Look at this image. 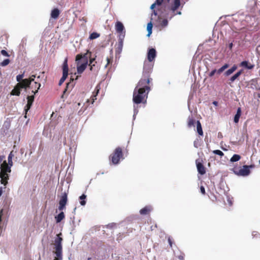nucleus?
I'll return each instance as SVG.
<instances>
[{
	"label": "nucleus",
	"instance_id": "1",
	"mask_svg": "<svg viewBox=\"0 0 260 260\" xmlns=\"http://www.w3.org/2000/svg\"><path fill=\"white\" fill-rule=\"evenodd\" d=\"M149 92V91L142 88L135 87L133 92V102L136 104L146 103Z\"/></svg>",
	"mask_w": 260,
	"mask_h": 260
},
{
	"label": "nucleus",
	"instance_id": "2",
	"mask_svg": "<svg viewBox=\"0 0 260 260\" xmlns=\"http://www.w3.org/2000/svg\"><path fill=\"white\" fill-rule=\"evenodd\" d=\"M0 169L1 183L6 187L9 179V174L11 172V167L8 165L6 160H4L1 165Z\"/></svg>",
	"mask_w": 260,
	"mask_h": 260
},
{
	"label": "nucleus",
	"instance_id": "3",
	"mask_svg": "<svg viewBox=\"0 0 260 260\" xmlns=\"http://www.w3.org/2000/svg\"><path fill=\"white\" fill-rule=\"evenodd\" d=\"M88 53H89L88 50L86 53L84 54H79L76 56L77 72L79 74H82L87 67V65L88 64ZM90 53H91L90 52Z\"/></svg>",
	"mask_w": 260,
	"mask_h": 260
},
{
	"label": "nucleus",
	"instance_id": "4",
	"mask_svg": "<svg viewBox=\"0 0 260 260\" xmlns=\"http://www.w3.org/2000/svg\"><path fill=\"white\" fill-rule=\"evenodd\" d=\"M61 235V233H59L57 235V237L54 240V253L56 255L54 260H61L62 259V238L60 237Z\"/></svg>",
	"mask_w": 260,
	"mask_h": 260
},
{
	"label": "nucleus",
	"instance_id": "5",
	"mask_svg": "<svg viewBox=\"0 0 260 260\" xmlns=\"http://www.w3.org/2000/svg\"><path fill=\"white\" fill-rule=\"evenodd\" d=\"M123 158L122 149L120 147H117L109 156V160L114 165L118 164L120 159Z\"/></svg>",
	"mask_w": 260,
	"mask_h": 260
},
{
	"label": "nucleus",
	"instance_id": "6",
	"mask_svg": "<svg viewBox=\"0 0 260 260\" xmlns=\"http://www.w3.org/2000/svg\"><path fill=\"white\" fill-rule=\"evenodd\" d=\"M151 80L152 79L150 77H145V76L142 75V78L138 82L136 87L138 88H142V89L146 90L149 92L150 90V83Z\"/></svg>",
	"mask_w": 260,
	"mask_h": 260
},
{
	"label": "nucleus",
	"instance_id": "7",
	"mask_svg": "<svg viewBox=\"0 0 260 260\" xmlns=\"http://www.w3.org/2000/svg\"><path fill=\"white\" fill-rule=\"evenodd\" d=\"M69 68L68 64V58H66L62 65V76L59 81V85H61L65 81L68 76Z\"/></svg>",
	"mask_w": 260,
	"mask_h": 260
},
{
	"label": "nucleus",
	"instance_id": "8",
	"mask_svg": "<svg viewBox=\"0 0 260 260\" xmlns=\"http://www.w3.org/2000/svg\"><path fill=\"white\" fill-rule=\"evenodd\" d=\"M68 201V193L66 192H63L59 201L58 209L60 211L63 210L66 208V205Z\"/></svg>",
	"mask_w": 260,
	"mask_h": 260
},
{
	"label": "nucleus",
	"instance_id": "9",
	"mask_svg": "<svg viewBox=\"0 0 260 260\" xmlns=\"http://www.w3.org/2000/svg\"><path fill=\"white\" fill-rule=\"evenodd\" d=\"M149 61H145L144 64L143 75L145 77H150V74L152 70V65Z\"/></svg>",
	"mask_w": 260,
	"mask_h": 260
},
{
	"label": "nucleus",
	"instance_id": "10",
	"mask_svg": "<svg viewBox=\"0 0 260 260\" xmlns=\"http://www.w3.org/2000/svg\"><path fill=\"white\" fill-rule=\"evenodd\" d=\"M253 167H254V166H253V165H250V166L244 165V166H243V167L242 169L239 170L237 174L239 175H240V176H247L250 173V171L249 169L252 168Z\"/></svg>",
	"mask_w": 260,
	"mask_h": 260
},
{
	"label": "nucleus",
	"instance_id": "11",
	"mask_svg": "<svg viewBox=\"0 0 260 260\" xmlns=\"http://www.w3.org/2000/svg\"><path fill=\"white\" fill-rule=\"evenodd\" d=\"M125 37V32H124L123 35H119L118 44L116 45V52L118 53H120L122 50L123 48V40Z\"/></svg>",
	"mask_w": 260,
	"mask_h": 260
},
{
	"label": "nucleus",
	"instance_id": "12",
	"mask_svg": "<svg viewBox=\"0 0 260 260\" xmlns=\"http://www.w3.org/2000/svg\"><path fill=\"white\" fill-rule=\"evenodd\" d=\"M35 96L34 95L28 96L27 97V103L24 108V111L25 112V118H26V114L28 111L30 109L32 103L34 101Z\"/></svg>",
	"mask_w": 260,
	"mask_h": 260
},
{
	"label": "nucleus",
	"instance_id": "13",
	"mask_svg": "<svg viewBox=\"0 0 260 260\" xmlns=\"http://www.w3.org/2000/svg\"><path fill=\"white\" fill-rule=\"evenodd\" d=\"M196 164L199 173L201 175H204L206 173V168L204 166L202 161L198 159L196 160Z\"/></svg>",
	"mask_w": 260,
	"mask_h": 260
},
{
	"label": "nucleus",
	"instance_id": "14",
	"mask_svg": "<svg viewBox=\"0 0 260 260\" xmlns=\"http://www.w3.org/2000/svg\"><path fill=\"white\" fill-rule=\"evenodd\" d=\"M156 56V52L155 49H149L147 53V58L149 62L153 61Z\"/></svg>",
	"mask_w": 260,
	"mask_h": 260
},
{
	"label": "nucleus",
	"instance_id": "15",
	"mask_svg": "<svg viewBox=\"0 0 260 260\" xmlns=\"http://www.w3.org/2000/svg\"><path fill=\"white\" fill-rule=\"evenodd\" d=\"M32 80H28V79H24L22 80L20 83H18L17 84H20V87L21 88H24L26 89L27 88L30 87V85L32 82Z\"/></svg>",
	"mask_w": 260,
	"mask_h": 260
},
{
	"label": "nucleus",
	"instance_id": "16",
	"mask_svg": "<svg viewBox=\"0 0 260 260\" xmlns=\"http://www.w3.org/2000/svg\"><path fill=\"white\" fill-rule=\"evenodd\" d=\"M115 29L118 33L120 34V35H122L124 34V32H125V31H124V27L122 22L120 21L116 22L115 24Z\"/></svg>",
	"mask_w": 260,
	"mask_h": 260
},
{
	"label": "nucleus",
	"instance_id": "17",
	"mask_svg": "<svg viewBox=\"0 0 260 260\" xmlns=\"http://www.w3.org/2000/svg\"><path fill=\"white\" fill-rule=\"evenodd\" d=\"M100 89V87L99 85L95 87L92 96L89 100H87V102H90L91 104H93L94 102V101L96 100V96L99 92Z\"/></svg>",
	"mask_w": 260,
	"mask_h": 260
},
{
	"label": "nucleus",
	"instance_id": "18",
	"mask_svg": "<svg viewBox=\"0 0 260 260\" xmlns=\"http://www.w3.org/2000/svg\"><path fill=\"white\" fill-rule=\"evenodd\" d=\"M20 84H17L14 89L11 91V94L12 95L19 96L20 94L21 88L20 87Z\"/></svg>",
	"mask_w": 260,
	"mask_h": 260
},
{
	"label": "nucleus",
	"instance_id": "19",
	"mask_svg": "<svg viewBox=\"0 0 260 260\" xmlns=\"http://www.w3.org/2000/svg\"><path fill=\"white\" fill-rule=\"evenodd\" d=\"M40 87H41L40 83H39L37 82H35L34 85L30 87V88L31 89H32L31 92L32 93H34V95L36 94L38 92V90L40 89Z\"/></svg>",
	"mask_w": 260,
	"mask_h": 260
},
{
	"label": "nucleus",
	"instance_id": "20",
	"mask_svg": "<svg viewBox=\"0 0 260 260\" xmlns=\"http://www.w3.org/2000/svg\"><path fill=\"white\" fill-rule=\"evenodd\" d=\"M180 6V0H174V3L171 7V10L173 12V13H174Z\"/></svg>",
	"mask_w": 260,
	"mask_h": 260
},
{
	"label": "nucleus",
	"instance_id": "21",
	"mask_svg": "<svg viewBox=\"0 0 260 260\" xmlns=\"http://www.w3.org/2000/svg\"><path fill=\"white\" fill-rule=\"evenodd\" d=\"M152 210L151 206H145L140 211V213L141 215H147Z\"/></svg>",
	"mask_w": 260,
	"mask_h": 260
},
{
	"label": "nucleus",
	"instance_id": "22",
	"mask_svg": "<svg viewBox=\"0 0 260 260\" xmlns=\"http://www.w3.org/2000/svg\"><path fill=\"white\" fill-rule=\"evenodd\" d=\"M60 14V11L57 8L53 9L51 13V17L52 18L56 19L58 17Z\"/></svg>",
	"mask_w": 260,
	"mask_h": 260
},
{
	"label": "nucleus",
	"instance_id": "23",
	"mask_svg": "<svg viewBox=\"0 0 260 260\" xmlns=\"http://www.w3.org/2000/svg\"><path fill=\"white\" fill-rule=\"evenodd\" d=\"M243 73V71L241 70L238 72L236 74L233 75L232 77L230 78L229 79L230 82L229 83L234 82Z\"/></svg>",
	"mask_w": 260,
	"mask_h": 260
},
{
	"label": "nucleus",
	"instance_id": "24",
	"mask_svg": "<svg viewBox=\"0 0 260 260\" xmlns=\"http://www.w3.org/2000/svg\"><path fill=\"white\" fill-rule=\"evenodd\" d=\"M241 67H245L248 69H252L254 68V65L249 63L247 61H243L240 63Z\"/></svg>",
	"mask_w": 260,
	"mask_h": 260
},
{
	"label": "nucleus",
	"instance_id": "25",
	"mask_svg": "<svg viewBox=\"0 0 260 260\" xmlns=\"http://www.w3.org/2000/svg\"><path fill=\"white\" fill-rule=\"evenodd\" d=\"M241 115V108H238L237 111V113L234 117V122L235 123H238L239 121V118Z\"/></svg>",
	"mask_w": 260,
	"mask_h": 260
},
{
	"label": "nucleus",
	"instance_id": "26",
	"mask_svg": "<svg viewBox=\"0 0 260 260\" xmlns=\"http://www.w3.org/2000/svg\"><path fill=\"white\" fill-rule=\"evenodd\" d=\"M197 132L200 136L203 135V132L202 130V125L200 121L198 120L197 122Z\"/></svg>",
	"mask_w": 260,
	"mask_h": 260
},
{
	"label": "nucleus",
	"instance_id": "27",
	"mask_svg": "<svg viewBox=\"0 0 260 260\" xmlns=\"http://www.w3.org/2000/svg\"><path fill=\"white\" fill-rule=\"evenodd\" d=\"M237 69V67L236 65H234L231 69H229L224 73V75L226 76H228L234 73Z\"/></svg>",
	"mask_w": 260,
	"mask_h": 260
},
{
	"label": "nucleus",
	"instance_id": "28",
	"mask_svg": "<svg viewBox=\"0 0 260 260\" xmlns=\"http://www.w3.org/2000/svg\"><path fill=\"white\" fill-rule=\"evenodd\" d=\"M64 213L63 212H61L57 216L55 217L56 222H60L64 218Z\"/></svg>",
	"mask_w": 260,
	"mask_h": 260
},
{
	"label": "nucleus",
	"instance_id": "29",
	"mask_svg": "<svg viewBox=\"0 0 260 260\" xmlns=\"http://www.w3.org/2000/svg\"><path fill=\"white\" fill-rule=\"evenodd\" d=\"M152 27H153V24L151 22H150L149 23H148L147 24V29L148 31V35H147L148 36H149L152 34Z\"/></svg>",
	"mask_w": 260,
	"mask_h": 260
},
{
	"label": "nucleus",
	"instance_id": "30",
	"mask_svg": "<svg viewBox=\"0 0 260 260\" xmlns=\"http://www.w3.org/2000/svg\"><path fill=\"white\" fill-rule=\"evenodd\" d=\"M86 196L84 194H83L79 197V199L80 200V203L82 206H84L86 204Z\"/></svg>",
	"mask_w": 260,
	"mask_h": 260
},
{
	"label": "nucleus",
	"instance_id": "31",
	"mask_svg": "<svg viewBox=\"0 0 260 260\" xmlns=\"http://www.w3.org/2000/svg\"><path fill=\"white\" fill-rule=\"evenodd\" d=\"M100 34L96 32H93L90 35L89 39L90 40L95 39L99 38L100 37Z\"/></svg>",
	"mask_w": 260,
	"mask_h": 260
},
{
	"label": "nucleus",
	"instance_id": "32",
	"mask_svg": "<svg viewBox=\"0 0 260 260\" xmlns=\"http://www.w3.org/2000/svg\"><path fill=\"white\" fill-rule=\"evenodd\" d=\"M240 158H241L240 155H239L238 154H234L231 158L230 161L232 162H236V161L239 160L240 159Z\"/></svg>",
	"mask_w": 260,
	"mask_h": 260
},
{
	"label": "nucleus",
	"instance_id": "33",
	"mask_svg": "<svg viewBox=\"0 0 260 260\" xmlns=\"http://www.w3.org/2000/svg\"><path fill=\"white\" fill-rule=\"evenodd\" d=\"M159 24L162 27H165L167 26L168 24V21L167 19H164L162 20H159Z\"/></svg>",
	"mask_w": 260,
	"mask_h": 260
},
{
	"label": "nucleus",
	"instance_id": "34",
	"mask_svg": "<svg viewBox=\"0 0 260 260\" xmlns=\"http://www.w3.org/2000/svg\"><path fill=\"white\" fill-rule=\"evenodd\" d=\"M157 5V4H156V3L155 2L154 4H153L151 6V7L150 8L152 9V10H153V12L152 13V15H151V17H153V15H154L155 16H157V12L156 11H155V10H154V8H155V6ZM153 18L151 17V19H152Z\"/></svg>",
	"mask_w": 260,
	"mask_h": 260
},
{
	"label": "nucleus",
	"instance_id": "35",
	"mask_svg": "<svg viewBox=\"0 0 260 260\" xmlns=\"http://www.w3.org/2000/svg\"><path fill=\"white\" fill-rule=\"evenodd\" d=\"M229 67L228 64H225L223 65L222 67H221L220 69H219L217 70V74H220L222 72H223L226 69H227Z\"/></svg>",
	"mask_w": 260,
	"mask_h": 260
},
{
	"label": "nucleus",
	"instance_id": "36",
	"mask_svg": "<svg viewBox=\"0 0 260 260\" xmlns=\"http://www.w3.org/2000/svg\"><path fill=\"white\" fill-rule=\"evenodd\" d=\"M107 64L105 66V68H108L110 64H111L113 62V56H110L109 57H107Z\"/></svg>",
	"mask_w": 260,
	"mask_h": 260
},
{
	"label": "nucleus",
	"instance_id": "37",
	"mask_svg": "<svg viewBox=\"0 0 260 260\" xmlns=\"http://www.w3.org/2000/svg\"><path fill=\"white\" fill-rule=\"evenodd\" d=\"M195 120L192 118H189L188 120V126L190 127L192 126H194Z\"/></svg>",
	"mask_w": 260,
	"mask_h": 260
},
{
	"label": "nucleus",
	"instance_id": "38",
	"mask_svg": "<svg viewBox=\"0 0 260 260\" xmlns=\"http://www.w3.org/2000/svg\"><path fill=\"white\" fill-rule=\"evenodd\" d=\"M10 60L9 59H5L2 62L0 63V65L2 67H5L9 64Z\"/></svg>",
	"mask_w": 260,
	"mask_h": 260
},
{
	"label": "nucleus",
	"instance_id": "39",
	"mask_svg": "<svg viewBox=\"0 0 260 260\" xmlns=\"http://www.w3.org/2000/svg\"><path fill=\"white\" fill-rule=\"evenodd\" d=\"M24 77V74H19L16 76V80L18 83H20L22 80H23V78Z\"/></svg>",
	"mask_w": 260,
	"mask_h": 260
},
{
	"label": "nucleus",
	"instance_id": "40",
	"mask_svg": "<svg viewBox=\"0 0 260 260\" xmlns=\"http://www.w3.org/2000/svg\"><path fill=\"white\" fill-rule=\"evenodd\" d=\"M213 152L214 154H217V155H219V156H223V155H224L223 153L221 151H220V150H214V151H213Z\"/></svg>",
	"mask_w": 260,
	"mask_h": 260
},
{
	"label": "nucleus",
	"instance_id": "41",
	"mask_svg": "<svg viewBox=\"0 0 260 260\" xmlns=\"http://www.w3.org/2000/svg\"><path fill=\"white\" fill-rule=\"evenodd\" d=\"M95 60V58H90L89 66H90V70L92 71V67L94 66V64H92L93 62Z\"/></svg>",
	"mask_w": 260,
	"mask_h": 260
},
{
	"label": "nucleus",
	"instance_id": "42",
	"mask_svg": "<svg viewBox=\"0 0 260 260\" xmlns=\"http://www.w3.org/2000/svg\"><path fill=\"white\" fill-rule=\"evenodd\" d=\"M252 235L253 238H260V234L256 231L253 232Z\"/></svg>",
	"mask_w": 260,
	"mask_h": 260
},
{
	"label": "nucleus",
	"instance_id": "43",
	"mask_svg": "<svg viewBox=\"0 0 260 260\" xmlns=\"http://www.w3.org/2000/svg\"><path fill=\"white\" fill-rule=\"evenodd\" d=\"M1 53L4 56H7V57L10 56V55L9 54V53L5 50H2L1 51Z\"/></svg>",
	"mask_w": 260,
	"mask_h": 260
},
{
	"label": "nucleus",
	"instance_id": "44",
	"mask_svg": "<svg viewBox=\"0 0 260 260\" xmlns=\"http://www.w3.org/2000/svg\"><path fill=\"white\" fill-rule=\"evenodd\" d=\"M215 73H217V71L216 69L212 70L209 74V76L211 77L214 75Z\"/></svg>",
	"mask_w": 260,
	"mask_h": 260
},
{
	"label": "nucleus",
	"instance_id": "45",
	"mask_svg": "<svg viewBox=\"0 0 260 260\" xmlns=\"http://www.w3.org/2000/svg\"><path fill=\"white\" fill-rule=\"evenodd\" d=\"M160 15L164 17H169L170 19H171L172 18V17L174 16L175 14H172L171 15L170 17H169L168 13H167V14L164 15V14H162V13H161Z\"/></svg>",
	"mask_w": 260,
	"mask_h": 260
},
{
	"label": "nucleus",
	"instance_id": "46",
	"mask_svg": "<svg viewBox=\"0 0 260 260\" xmlns=\"http://www.w3.org/2000/svg\"><path fill=\"white\" fill-rule=\"evenodd\" d=\"M16 153V152H14V151H11L10 154H9L8 158H12L14 156V153Z\"/></svg>",
	"mask_w": 260,
	"mask_h": 260
},
{
	"label": "nucleus",
	"instance_id": "47",
	"mask_svg": "<svg viewBox=\"0 0 260 260\" xmlns=\"http://www.w3.org/2000/svg\"><path fill=\"white\" fill-rule=\"evenodd\" d=\"M165 0H156L155 3L158 6H160Z\"/></svg>",
	"mask_w": 260,
	"mask_h": 260
},
{
	"label": "nucleus",
	"instance_id": "48",
	"mask_svg": "<svg viewBox=\"0 0 260 260\" xmlns=\"http://www.w3.org/2000/svg\"><path fill=\"white\" fill-rule=\"evenodd\" d=\"M200 191H201V192L203 194H205L206 193V191H205V188L203 186H201L200 187Z\"/></svg>",
	"mask_w": 260,
	"mask_h": 260
},
{
	"label": "nucleus",
	"instance_id": "49",
	"mask_svg": "<svg viewBox=\"0 0 260 260\" xmlns=\"http://www.w3.org/2000/svg\"><path fill=\"white\" fill-rule=\"evenodd\" d=\"M8 162H7L8 165H9L11 167L13 166V161L12 158H8Z\"/></svg>",
	"mask_w": 260,
	"mask_h": 260
},
{
	"label": "nucleus",
	"instance_id": "50",
	"mask_svg": "<svg viewBox=\"0 0 260 260\" xmlns=\"http://www.w3.org/2000/svg\"><path fill=\"white\" fill-rule=\"evenodd\" d=\"M168 242H169V245H170V247H172L173 242H172L171 238L170 237H169V238H168Z\"/></svg>",
	"mask_w": 260,
	"mask_h": 260
},
{
	"label": "nucleus",
	"instance_id": "51",
	"mask_svg": "<svg viewBox=\"0 0 260 260\" xmlns=\"http://www.w3.org/2000/svg\"><path fill=\"white\" fill-rule=\"evenodd\" d=\"M35 77H36V75H31V77H30L29 78H28V80H32V81H34V79H35Z\"/></svg>",
	"mask_w": 260,
	"mask_h": 260
},
{
	"label": "nucleus",
	"instance_id": "52",
	"mask_svg": "<svg viewBox=\"0 0 260 260\" xmlns=\"http://www.w3.org/2000/svg\"><path fill=\"white\" fill-rule=\"evenodd\" d=\"M69 85H70V83H68L67 84L66 88V89H64V90L63 91V93H64L66 92V91L67 90V88H68V87H69Z\"/></svg>",
	"mask_w": 260,
	"mask_h": 260
},
{
	"label": "nucleus",
	"instance_id": "53",
	"mask_svg": "<svg viewBox=\"0 0 260 260\" xmlns=\"http://www.w3.org/2000/svg\"><path fill=\"white\" fill-rule=\"evenodd\" d=\"M233 43H231L229 44V47L230 49H231H231H232V48H233Z\"/></svg>",
	"mask_w": 260,
	"mask_h": 260
},
{
	"label": "nucleus",
	"instance_id": "54",
	"mask_svg": "<svg viewBox=\"0 0 260 260\" xmlns=\"http://www.w3.org/2000/svg\"><path fill=\"white\" fill-rule=\"evenodd\" d=\"M2 193H3V188H2V187H1L0 188V197L2 196Z\"/></svg>",
	"mask_w": 260,
	"mask_h": 260
},
{
	"label": "nucleus",
	"instance_id": "55",
	"mask_svg": "<svg viewBox=\"0 0 260 260\" xmlns=\"http://www.w3.org/2000/svg\"><path fill=\"white\" fill-rule=\"evenodd\" d=\"M213 104L216 105L217 104V102H213Z\"/></svg>",
	"mask_w": 260,
	"mask_h": 260
},
{
	"label": "nucleus",
	"instance_id": "56",
	"mask_svg": "<svg viewBox=\"0 0 260 260\" xmlns=\"http://www.w3.org/2000/svg\"><path fill=\"white\" fill-rule=\"evenodd\" d=\"M165 2H167V3H169L170 2V0H165Z\"/></svg>",
	"mask_w": 260,
	"mask_h": 260
},
{
	"label": "nucleus",
	"instance_id": "57",
	"mask_svg": "<svg viewBox=\"0 0 260 260\" xmlns=\"http://www.w3.org/2000/svg\"><path fill=\"white\" fill-rule=\"evenodd\" d=\"M37 78L39 79V78H40V76H39L37 77Z\"/></svg>",
	"mask_w": 260,
	"mask_h": 260
},
{
	"label": "nucleus",
	"instance_id": "58",
	"mask_svg": "<svg viewBox=\"0 0 260 260\" xmlns=\"http://www.w3.org/2000/svg\"><path fill=\"white\" fill-rule=\"evenodd\" d=\"M178 14H181V12H179L178 13Z\"/></svg>",
	"mask_w": 260,
	"mask_h": 260
},
{
	"label": "nucleus",
	"instance_id": "59",
	"mask_svg": "<svg viewBox=\"0 0 260 260\" xmlns=\"http://www.w3.org/2000/svg\"><path fill=\"white\" fill-rule=\"evenodd\" d=\"M258 97L260 98V94H258Z\"/></svg>",
	"mask_w": 260,
	"mask_h": 260
},
{
	"label": "nucleus",
	"instance_id": "60",
	"mask_svg": "<svg viewBox=\"0 0 260 260\" xmlns=\"http://www.w3.org/2000/svg\"><path fill=\"white\" fill-rule=\"evenodd\" d=\"M259 164H260V159H259Z\"/></svg>",
	"mask_w": 260,
	"mask_h": 260
}]
</instances>
